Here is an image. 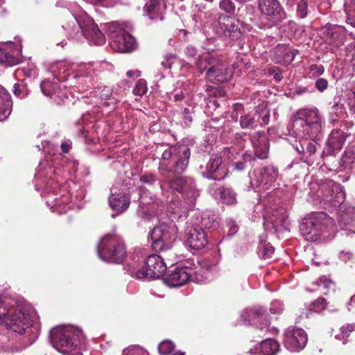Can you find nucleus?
Wrapping results in <instances>:
<instances>
[{
  "label": "nucleus",
  "mask_w": 355,
  "mask_h": 355,
  "mask_svg": "<svg viewBox=\"0 0 355 355\" xmlns=\"http://www.w3.org/2000/svg\"><path fill=\"white\" fill-rule=\"evenodd\" d=\"M84 20L85 15L78 17L71 16L68 19L67 29L71 37H77L79 35H83Z\"/></svg>",
  "instance_id": "obj_27"
},
{
  "label": "nucleus",
  "mask_w": 355,
  "mask_h": 355,
  "mask_svg": "<svg viewBox=\"0 0 355 355\" xmlns=\"http://www.w3.org/2000/svg\"><path fill=\"white\" fill-rule=\"evenodd\" d=\"M184 96L182 91H180L178 94L174 95V98L175 101H182L184 98Z\"/></svg>",
  "instance_id": "obj_61"
},
{
  "label": "nucleus",
  "mask_w": 355,
  "mask_h": 355,
  "mask_svg": "<svg viewBox=\"0 0 355 355\" xmlns=\"http://www.w3.org/2000/svg\"><path fill=\"white\" fill-rule=\"evenodd\" d=\"M130 199L123 193L112 194L109 198V204L113 210L123 212L130 205Z\"/></svg>",
  "instance_id": "obj_26"
},
{
  "label": "nucleus",
  "mask_w": 355,
  "mask_h": 355,
  "mask_svg": "<svg viewBox=\"0 0 355 355\" xmlns=\"http://www.w3.org/2000/svg\"><path fill=\"white\" fill-rule=\"evenodd\" d=\"M309 70L313 76H318L324 73V68L322 65L311 64Z\"/></svg>",
  "instance_id": "obj_51"
},
{
  "label": "nucleus",
  "mask_w": 355,
  "mask_h": 355,
  "mask_svg": "<svg viewBox=\"0 0 355 355\" xmlns=\"http://www.w3.org/2000/svg\"><path fill=\"white\" fill-rule=\"evenodd\" d=\"M120 29L123 30L116 22H112L108 25V31L112 35V38L114 35L119 33Z\"/></svg>",
  "instance_id": "obj_52"
},
{
  "label": "nucleus",
  "mask_w": 355,
  "mask_h": 355,
  "mask_svg": "<svg viewBox=\"0 0 355 355\" xmlns=\"http://www.w3.org/2000/svg\"><path fill=\"white\" fill-rule=\"evenodd\" d=\"M279 343L273 339L266 338L260 344L259 353L262 355H275L279 350Z\"/></svg>",
  "instance_id": "obj_30"
},
{
  "label": "nucleus",
  "mask_w": 355,
  "mask_h": 355,
  "mask_svg": "<svg viewBox=\"0 0 355 355\" xmlns=\"http://www.w3.org/2000/svg\"><path fill=\"white\" fill-rule=\"evenodd\" d=\"M222 162L220 156H211L206 165L205 170L202 173V176L207 179L214 180L224 179L227 175V172Z\"/></svg>",
  "instance_id": "obj_13"
},
{
  "label": "nucleus",
  "mask_w": 355,
  "mask_h": 355,
  "mask_svg": "<svg viewBox=\"0 0 355 355\" xmlns=\"http://www.w3.org/2000/svg\"><path fill=\"white\" fill-rule=\"evenodd\" d=\"M12 105L11 96L7 90H0V112L5 114L6 111H9Z\"/></svg>",
  "instance_id": "obj_35"
},
{
  "label": "nucleus",
  "mask_w": 355,
  "mask_h": 355,
  "mask_svg": "<svg viewBox=\"0 0 355 355\" xmlns=\"http://www.w3.org/2000/svg\"><path fill=\"white\" fill-rule=\"evenodd\" d=\"M112 46L120 52H131L136 49L137 42L132 35L120 29L119 33L113 36Z\"/></svg>",
  "instance_id": "obj_19"
},
{
  "label": "nucleus",
  "mask_w": 355,
  "mask_h": 355,
  "mask_svg": "<svg viewBox=\"0 0 355 355\" xmlns=\"http://www.w3.org/2000/svg\"><path fill=\"white\" fill-rule=\"evenodd\" d=\"M147 90H140V89H138V90H132V93L134 94V95L135 96H143L146 93Z\"/></svg>",
  "instance_id": "obj_63"
},
{
  "label": "nucleus",
  "mask_w": 355,
  "mask_h": 355,
  "mask_svg": "<svg viewBox=\"0 0 355 355\" xmlns=\"http://www.w3.org/2000/svg\"><path fill=\"white\" fill-rule=\"evenodd\" d=\"M347 135L341 130H333L327 142V146L323 149L321 157L332 155L338 152L346 140Z\"/></svg>",
  "instance_id": "obj_18"
},
{
  "label": "nucleus",
  "mask_w": 355,
  "mask_h": 355,
  "mask_svg": "<svg viewBox=\"0 0 355 355\" xmlns=\"http://www.w3.org/2000/svg\"><path fill=\"white\" fill-rule=\"evenodd\" d=\"M174 348L175 345L169 340H164L158 346L159 352L162 355H169L174 350Z\"/></svg>",
  "instance_id": "obj_41"
},
{
  "label": "nucleus",
  "mask_w": 355,
  "mask_h": 355,
  "mask_svg": "<svg viewBox=\"0 0 355 355\" xmlns=\"http://www.w3.org/2000/svg\"><path fill=\"white\" fill-rule=\"evenodd\" d=\"M293 146L301 155V161L309 166L314 164L315 162V153L318 150V146L315 141L304 140L302 143V141H296L295 144H293Z\"/></svg>",
  "instance_id": "obj_16"
},
{
  "label": "nucleus",
  "mask_w": 355,
  "mask_h": 355,
  "mask_svg": "<svg viewBox=\"0 0 355 355\" xmlns=\"http://www.w3.org/2000/svg\"><path fill=\"white\" fill-rule=\"evenodd\" d=\"M83 23L84 25L83 35L87 40L99 45L105 43V38L104 35L92 18L85 15V20Z\"/></svg>",
  "instance_id": "obj_21"
},
{
  "label": "nucleus",
  "mask_w": 355,
  "mask_h": 355,
  "mask_svg": "<svg viewBox=\"0 0 355 355\" xmlns=\"http://www.w3.org/2000/svg\"><path fill=\"white\" fill-rule=\"evenodd\" d=\"M195 65L201 73L206 71L205 78L209 83L218 85L229 80L228 64L222 55L206 53L198 55Z\"/></svg>",
  "instance_id": "obj_4"
},
{
  "label": "nucleus",
  "mask_w": 355,
  "mask_h": 355,
  "mask_svg": "<svg viewBox=\"0 0 355 355\" xmlns=\"http://www.w3.org/2000/svg\"><path fill=\"white\" fill-rule=\"evenodd\" d=\"M291 134L300 138L318 139L322 130V118L315 107H304L293 113L288 125Z\"/></svg>",
  "instance_id": "obj_3"
},
{
  "label": "nucleus",
  "mask_w": 355,
  "mask_h": 355,
  "mask_svg": "<svg viewBox=\"0 0 355 355\" xmlns=\"http://www.w3.org/2000/svg\"><path fill=\"white\" fill-rule=\"evenodd\" d=\"M254 114H256L259 119L261 120L260 125H266L270 122V111L268 107V105L265 103H260L255 107Z\"/></svg>",
  "instance_id": "obj_31"
},
{
  "label": "nucleus",
  "mask_w": 355,
  "mask_h": 355,
  "mask_svg": "<svg viewBox=\"0 0 355 355\" xmlns=\"http://www.w3.org/2000/svg\"><path fill=\"white\" fill-rule=\"evenodd\" d=\"M258 6L261 13L272 22H279L286 17V13L278 0H259Z\"/></svg>",
  "instance_id": "obj_11"
},
{
  "label": "nucleus",
  "mask_w": 355,
  "mask_h": 355,
  "mask_svg": "<svg viewBox=\"0 0 355 355\" xmlns=\"http://www.w3.org/2000/svg\"><path fill=\"white\" fill-rule=\"evenodd\" d=\"M259 120L250 114L241 115L239 119V123L243 129H253L257 127Z\"/></svg>",
  "instance_id": "obj_32"
},
{
  "label": "nucleus",
  "mask_w": 355,
  "mask_h": 355,
  "mask_svg": "<svg viewBox=\"0 0 355 355\" xmlns=\"http://www.w3.org/2000/svg\"><path fill=\"white\" fill-rule=\"evenodd\" d=\"M0 63L6 66H12L18 63V59L11 55L5 49L0 48Z\"/></svg>",
  "instance_id": "obj_37"
},
{
  "label": "nucleus",
  "mask_w": 355,
  "mask_h": 355,
  "mask_svg": "<svg viewBox=\"0 0 355 355\" xmlns=\"http://www.w3.org/2000/svg\"><path fill=\"white\" fill-rule=\"evenodd\" d=\"M234 165V168L239 171H241L245 168V162H236Z\"/></svg>",
  "instance_id": "obj_59"
},
{
  "label": "nucleus",
  "mask_w": 355,
  "mask_h": 355,
  "mask_svg": "<svg viewBox=\"0 0 355 355\" xmlns=\"http://www.w3.org/2000/svg\"><path fill=\"white\" fill-rule=\"evenodd\" d=\"M349 306H351L352 309H354V311H355V295L351 297L350 302H349Z\"/></svg>",
  "instance_id": "obj_64"
},
{
  "label": "nucleus",
  "mask_w": 355,
  "mask_h": 355,
  "mask_svg": "<svg viewBox=\"0 0 355 355\" xmlns=\"http://www.w3.org/2000/svg\"><path fill=\"white\" fill-rule=\"evenodd\" d=\"M140 197L139 205L137 209V215L145 220H150L155 215V209L158 207V203L153 198L144 191L143 187L139 188Z\"/></svg>",
  "instance_id": "obj_12"
},
{
  "label": "nucleus",
  "mask_w": 355,
  "mask_h": 355,
  "mask_svg": "<svg viewBox=\"0 0 355 355\" xmlns=\"http://www.w3.org/2000/svg\"><path fill=\"white\" fill-rule=\"evenodd\" d=\"M193 269L187 267L175 268L165 279V283L171 287L185 284L192 277Z\"/></svg>",
  "instance_id": "obj_23"
},
{
  "label": "nucleus",
  "mask_w": 355,
  "mask_h": 355,
  "mask_svg": "<svg viewBox=\"0 0 355 355\" xmlns=\"http://www.w3.org/2000/svg\"><path fill=\"white\" fill-rule=\"evenodd\" d=\"M83 338L81 330L69 326L53 328L50 334L53 347L64 354H68L75 350Z\"/></svg>",
  "instance_id": "obj_5"
},
{
  "label": "nucleus",
  "mask_w": 355,
  "mask_h": 355,
  "mask_svg": "<svg viewBox=\"0 0 355 355\" xmlns=\"http://www.w3.org/2000/svg\"><path fill=\"white\" fill-rule=\"evenodd\" d=\"M61 148L64 153H67L69 150L70 146L68 143L64 142L62 144Z\"/></svg>",
  "instance_id": "obj_62"
},
{
  "label": "nucleus",
  "mask_w": 355,
  "mask_h": 355,
  "mask_svg": "<svg viewBox=\"0 0 355 355\" xmlns=\"http://www.w3.org/2000/svg\"><path fill=\"white\" fill-rule=\"evenodd\" d=\"M254 175L257 180V186L261 184L267 186L276 180L278 176V171L275 166L268 165L254 171Z\"/></svg>",
  "instance_id": "obj_25"
},
{
  "label": "nucleus",
  "mask_w": 355,
  "mask_h": 355,
  "mask_svg": "<svg viewBox=\"0 0 355 355\" xmlns=\"http://www.w3.org/2000/svg\"><path fill=\"white\" fill-rule=\"evenodd\" d=\"M308 14V3L307 0H300L297 3V15L300 18H304Z\"/></svg>",
  "instance_id": "obj_46"
},
{
  "label": "nucleus",
  "mask_w": 355,
  "mask_h": 355,
  "mask_svg": "<svg viewBox=\"0 0 355 355\" xmlns=\"http://www.w3.org/2000/svg\"><path fill=\"white\" fill-rule=\"evenodd\" d=\"M343 164H351L355 162V147L346 150L341 157Z\"/></svg>",
  "instance_id": "obj_44"
},
{
  "label": "nucleus",
  "mask_w": 355,
  "mask_h": 355,
  "mask_svg": "<svg viewBox=\"0 0 355 355\" xmlns=\"http://www.w3.org/2000/svg\"><path fill=\"white\" fill-rule=\"evenodd\" d=\"M217 21L218 31L225 37L232 40H237L241 37V26L238 19L230 15L220 14L218 15Z\"/></svg>",
  "instance_id": "obj_9"
},
{
  "label": "nucleus",
  "mask_w": 355,
  "mask_h": 355,
  "mask_svg": "<svg viewBox=\"0 0 355 355\" xmlns=\"http://www.w3.org/2000/svg\"><path fill=\"white\" fill-rule=\"evenodd\" d=\"M218 225L217 218L214 214L204 213L201 220L202 229L209 230L216 227Z\"/></svg>",
  "instance_id": "obj_34"
},
{
  "label": "nucleus",
  "mask_w": 355,
  "mask_h": 355,
  "mask_svg": "<svg viewBox=\"0 0 355 355\" xmlns=\"http://www.w3.org/2000/svg\"><path fill=\"white\" fill-rule=\"evenodd\" d=\"M274 250V248L270 243H261L258 247V253L263 259L270 257Z\"/></svg>",
  "instance_id": "obj_39"
},
{
  "label": "nucleus",
  "mask_w": 355,
  "mask_h": 355,
  "mask_svg": "<svg viewBox=\"0 0 355 355\" xmlns=\"http://www.w3.org/2000/svg\"><path fill=\"white\" fill-rule=\"evenodd\" d=\"M333 193H336V196L331 194V200H333L335 206L341 205L345 200V193L343 192L342 187L340 184H334L332 188Z\"/></svg>",
  "instance_id": "obj_36"
},
{
  "label": "nucleus",
  "mask_w": 355,
  "mask_h": 355,
  "mask_svg": "<svg viewBox=\"0 0 355 355\" xmlns=\"http://www.w3.org/2000/svg\"><path fill=\"white\" fill-rule=\"evenodd\" d=\"M31 308L24 300L0 297V325L21 334L32 324Z\"/></svg>",
  "instance_id": "obj_2"
},
{
  "label": "nucleus",
  "mask_w": 355,
  "mask_h": 355,
  "mask_svg": "<svg viewBox=\"0 0 355 355\" xmlns=\"http://www.w3.org/2000/svg\"><path fill=\"white\" fill-rule=\"evenodd\" d=\"M150 236L152 240L151 245L155 251L163 252L164 257L174 254L172 252L173 244L176 238L174 226L162 223L153 228Z\"/></svg>",
  "instance_id": "obj_8"
},
{
  "label": "nucleus",
  "mask_w": 355,
  "mask_h": 355,
  "mask_svg": "<svg viewBox=\"0 0 355 355\" xmlns=\"http://www.w3.org/2000/svg\"><path fill=\"white\" fill-rule=\"evenodd\" d=\"M62 91V90H41L44 96L53 99L57 104H60L61 102L63 101L61 98Z\"/></svg>",
  "instance_id": "obj_43"
},
{
  "label": "nucleus",
  "mask_w": 355,
  "mask_h": 355,
  "mask_svg": "<svg viewBox=\"0 0 355 355\" xmlns=\"http://www.w3.org/2000/svg\"><path fill=\"white\" fill-rule=\"evenodd\" d=\"M185 55L190 58H195L196 60L198 59L196 56L198 55V50L196 47L192 45H188L184 49Z\"/></svg>",
  "instance_id": "obj_50"
},
{
  "label": "nucleus",
  "mask_w": 355,
  "mask_h": 355,
  "mask_svg": "<svg viewBox=\"0 0 355 355\" xmlns=\"http://www.w3.org/2000/svg\"><path fill=\"white\" fill-rule=\"evenodd\" d=\"M144 11L151 21H157L164 19L162 8L155 1H150L149 4H146L144 7Z\"/></svg>",
  "instance_id": "obj_29"
},
{
  "label": "nucleus",
  "mask_w": 355,
  "mask_h": 355,
  "mask_svg": "<svg viewBox=\"0 0 355 355\" xmlns=\"http://www.w3.org/2000/svg\"><path fill=\"white\" fill-rule=\"evenodd\" d=\"M315 284L319 286H322L324 288H325L327 290H330V289L334 290V282L331 279L327 278L326 277H322L320 278L315 282Z\"/></svg>",
  "instance_id": "obj_49"
},
{
  "label": "nucleus",
  "mask_w": 355,
  "mask_h": 355,
  "mask_svg": "<svg viewBox=\"0 0 355 355\" xmlns=\"http://www.w3.org/2000/svg\"><path fill=\"white\" fill-rule=\"evenodd\" d=\"M352 257V254L349 252H342L340 254V258L344 261H349Z\"/></svg>",
  "instance_id": "obj_58"
},
{
  "label": "nucleus",
  "mask_w": 355,
  "mask_h": 355,
  "mask_svg": "<svg viewBox=\"0 0 355 355\" xmlns=\"http://www.w3.org/2000/svg\"><path fill=\"white\" fill-rule=\"evenodd\" d=\"M355 329V325L354 324H347L346 326H343L340 329V333L336 334L335 338L337 340L343 341V343H345V341L348 336H349V334L354 331Z\"/></svg>",
  "instance_id": "obj_38"
},
{
  "label": "nucleus",
  "mask_w": 355,
  "mask_h": 355,
  "mask_svg": "<svg viewBox=\"0 0 355 355\" xmlns=\"http://www.w3.org/2000/svg\"><path fill=\"white\" fill-rule=\"evenodd\" d=\"M326 31H327V36H329V37H334V33H335L334 27L329 26V27L327 28Z\"/></svg>",
  "instance_id": "obj_60"
},
{
  "label": "nucleus",
  "mask_w": 355,
  "mask_h": 355,
  "mask_svg": "<svg viewBox=\"0 0 355 355\" xmlns=\"http://www.w3.org/2000/svg\"><path fill=\"white\" fill-rule=\"evenodd\" d=\"M334 220L324 212L314 213L300 226V232L307 241H318L325 229H332Z\"/></svg>",
  "instance_id": "obj_7"
},
{
  "label": "nucleus",
  "mask_w": 355,
  "mask_h": 355,
  "mask_svg": "<svg viewBox=\"0 0 355 355\" xmlns=\"http://www.w3.org/2000/svg\"><path fill=\"white\" fill-rule=\"evenodd\" d=\"M138 351L139 349L135 346L129 347L123 351L122 355H138Z\"/></svg>",
  "instance_id": "obj_54"
},
{
  "label": "nucleus",
  "mask_w": 355,
  "mask_h": 355,
  "mask_svg": "<svg viewBox=\"0 0 355 355\" xmlns=\"http://www.w3.org/2000/svg\"><path fill=\"white\" fill-rule=\"evenodd\" d=\"M340 222L344 225H350L352 219L349 216V213L342 214L340 215Z\"/></svg>",
  "instance_id": "obj_56"
},
{
  "label": "nucleus",
  "mask_w": 355,
  "mask_h": 355,
  "mask_svg": "<svg viewBox=\"0 0 355 355\" xmlns=\"http://www.w3.org/2000/svg\"><path fill=\"white\" fill-rule=\"evenodd\" d=\"M219 7L227 14H234L236 8L232 0H220Z\"/></svg>",
  "instance_id": "obj_45"
},
{
  "label": "nucleus",
  "mask_w": 355,
  "mask_h": 355,
  "mask_svg": "<svg viewBox=\"0 0 355 355\" xmlns=\"http://www.w3.org/2000/svg\"><path fill=\"white\" fill-rule=\"evenodd\" d=\"M287 219V215L284 209H281L275 211L272 217L270 218V222L272 224L274 228L277 229L279 226L284 225Z\"/></svg>",
  "instance_id": "obj_33"
},
{
  "label": "nucleus",
  "mask_w": 355,
  "mask_h": 355,
  "mask_svg": "<svg viewBox=\"0 0 355 355\" xmlns=\"http://www.w3.org/2000/svg\"><path fill=\"white\" fill-rule=\"evenodd\" d=\"M178 61V58L176 54L167 53L164 55L161 64L165 69H171L173 64Z\"/></svg>",
  "instance_id": "obj_42"
},
{
  "label": "nucleus",
  "mask_w": 355,
  "mask_h": 355,
  "mask_svg": "<svg viewBox=\"0 0 355 355\" xmlns=\"http://www.w3.org/2000/svg\"><path fill=\"white\" fill-rule=\"evenodd\" d=\"M164 255L151 254L146 260L149 279L161 277L166 270V265L164 261Z\"/></svg>",
  "instance_id": "obj_22"
},
{
  "label": "nucleus",
  "mask_w": 355,
  "mask_h": 355,
  "mask_svg": "<svg viewBox=\"0 0 355 355\" xmlns=\"http://www.w3.org/2000/svg\"><path fill=\"white\" fill-rule=\"evenodd\" d=\"M139 180L141 183L151 186L155 183L157 178L152 173H144L140 176Z\"/></svg>",
  "instance_id": "obj_48"
},
{
  "label": "nucleus",
  "mask_w": 355,
  "mask_h": 355,
  "mask_svg": "<svg viewBox=\"0 0 355 355\" xmlns=\"http://www.w3.org/2000/svg\"><path fill=\"white\" fill-rule=\"evenodd\" d=\"M315 84L317 89H327L328 86V82L324 78H318Z\"/></svg>",
  "instance_id": "obj_55"
},
{
  "label": "nucleus",
  "mask_w": 355,
  "mask_h": 355,
  "mask_svg": "<svg viewBox=\"0 0 355 355\" xmlns=\"http://www.w3.org/2000/svg\"><path fill=\"white\" fill-rule=\"evenodd\" d=\"M97 252L99 258L104 261L120 263L125 258L126 248L120 236L108 234L98 243Z\"/></svg>",
  "instance_id": "obj_6"
},
{
  "label": "nucleus",
  "mask_w": 355,
  "mask_h": 355,
  "mask_svg": "<svg viewBox=\"0 0 355 355\" xmlns=\"http://www.w3.org/2000/svg\"><path fill=\"white\" fill-rule=\"evenodd\" d=\"M299 51L284 45L277 46L271 53V59L278 64L286 67L291 64Z\"/></svg>",
  "instance_id": "obj_20"
},
{
  "label": "nucleus",
  "mask_w": 355,
  "mask_h": 355,
  "mask_svg": "<svg viewBox=\"0 0 355 355\" xmlns=\"http://www.w3.org/2000/svg\"><path fill=\"white\" fill-rule=\"evenodd\" d=\"M241 318L245 324H256L257 322H260L261 330L266 329V331H272V334L277 332L275 328L270 329L267 316L259 309H245L241 313Z\"/></svg>",
  "instance_id": "obj_14"
},
{
  "label": "nucleus",
  "mask_w": 355,
  "mask_h": 355,
  "mask_svg": "<svg viewBox=\"0 0 355 355\" xmlns=\"http://www.w3.org/2000/svg\"><path fill=\"white\" fill-rule=\"evenodd\" d=\"M191 156L187 145L168 146L162 155L158 171L162 180L173 191L187 193L195 188L194 180L189 177L179 176L187 168Z\"/></svg>",
  "instance_id": "obj_1"
},
{
  "label": "nucleus",
  "mask_w": 355,
  "mask_h": 355,
  "mask_svg": "<svg viewBox=\"0 0 355 355\" xmlns=\"http://www.w3.org/2000/svg\"><path fill=\"white\" fill-rule=\"evenodd\" d=\"M136 279H149V275H148V268H139L138 269L135 274Z\"/></svg>",
  "instance_id": "obj_53"
},
{
  "label": "nucleus",
  "mask_w": 355,
  "mask_h": 355,
  "mask_svg": "<svg viewBox=\"0 0 355 355\" xmlns=\"http://www.w3.org/2000/svg\"><path fill=\"white\" fill-rule=\"evenodd\" d=\"M308 336L301 328H288L284 333V345L291 352H299L307 343Z\"/></svg>",
  "instance_id": "obj_10"
},
{
  "label": "nucleus",
  "mask_w": 355,
  "mask_h": 355,
  "mask_svg": "<svg viewBox=\"0 0 355 355\" xmlns=\"http://www.w3.org/2000/svg\"><path fill=\"white\" fill-rule=\"evenodd\" d=\"M326 300L323 297H320L311 304L309 310L315 312H320L326 307Z\"/></svg>",
  "instance_id": "obj_47"
},
{
  "label": "nucleus",
  "mask_w": 355,
  "mask_h": 355,
  "mask_svg": "<svg viewBox=\"0 0 355 355\" xmlns=\"http://www.w3.org/2000/svg\"><path fill=\"white\" fill-rule=\"evenodd\" d=\"M207 236L205 230L199 227H193L188 234L187 243L194 250H200L207 244Z\"/></svg>",
  "instance_id": "obj_24"
},
{
  "label": "nucleus",
  "mask_w": 355,
  "mask_h": 355,
  "mask_svg": "<svg viewBox=\"0 0 355 355\" xmlns=\"http://www.w3.org/2000/svg\"><path fill=\"white\" fill-rule=\"evenodd\" d=\"M127 76L128 79L124 80V87H131L134 86V89H146V80L139 78L141 76V72L139 71H128L127 72Z\"/></svg>",
  "instance_id": "obj_28"
},
{
  "label": "nucleus",
  "mask_w": 355,
  "mask_h": 355,
  "mask_svg": "<svg viewBox=\"0 0 355 355\" xmlns=\"http://www.w3.org/2000/svg\"><path fill=\"white\" fill-rule=\"evenodd\" d=\"M227 226L230 228L229 234L234 235L238 231V225L232 220L227 223Z\"/></svg>",
  "instance_id": "obj_57"
},
{
  "label": "nucleus",
  "mask_w": 355,
  "mask_h": 355,
  "mask_svg": "<svg viewBox=\"0 0 355 355\" xmlns=\"http://www.w3.org/2000/svg\"><path fill=\"white\" fill-rule=\"evenodd\" d=\"M285 71L279 67L272 66L267 69L266 73L268 77L272 78L275 81L280 82L283 78V73Z\"/></svg>",
  "instance_id": "obj_40"
},
{
  "label": "nucleus",
  "mask_w": 355,
  "mask_h": 355,
  "mask_svg": "<svg viewBox=\"0 0 355 355\" xmlns=\"http://www.w3.org/2000/svg\"><path fill=\"white\" fill-rule=\"evenodd\" d=\"M209 193L217 200H220L224 204L234 205L237 203V194L232 188L219 186L213 182L209 186Z\"/></svg>",
  "instance_id": "obj_17"
},
{
  "label": "nucleus",
  "mask_w": 355,
  "mask_h": 355,
  "mask_svg": "<svg viewBox=\"0 0 355 355\" xmlns=\"http://www.w3.org/2000/svg\"><path fill=\"white\" fill-rule=\"evenodd\" d=\"M250 140L254 156L261 159L267 158L270 146L267 135L264 132L256 131L250 135Z\"/></svg>",
  "instance_id": "obj_15"
}]
</instances>
